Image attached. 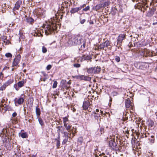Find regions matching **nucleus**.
<instances>
[{"instance_id":"f257e3e1","label":"nucleus","mask_w":157,"mask_h":157,"mask_svg":"<svg viewBox=\"0 0 157 157\" xmlns=\"http://www.w3.org/2000/svg\"><path fill=\"white\" fill-rule=\"evenodd\" d=\"M82 40V38L79 36H73L69 39L68 43L70 45H76L77 44H81V41Z\"/></svg>"},{"instance_id":"f03ea898","label":"nucleus","mask_w":157,"mask_h":157,"mask_svg":"<svg viewBox=\"0 0 157 157\" xmlns=\"http://www.w3.org/2000/svg\"><path fill=\"white\" fill-rule=\"evenodd\" d=\"M44 26L45 33L47 35L51 33L56 28L55 24L50 23L45 25Z\"/></svg>"},{"instance_id":"7ed1b4c3","label":"nucleus","mask_w":157,"mask_h":157,"mask_svg":"<svg viewBox=\"0 0 157 157\" xmlns=\"http://www.w3.org/2000/svg\"><path fill=\"white\" fill-rule=\"evenodd\" d=\"M126 34L123 33L120 34L117 37V44L115 43L114 45L115 46L119 47L122 44V41L125 39Z\"/></svg>"},{"instance_id":"20e7f679","label":"nucleus","mask_w":157,"mask_h":157,"mask_svg":"<svg viewBox=\"0 0 157 157\" xmlns=\"http://www.w3.org/2000/svg\"><path fill=\"white\" fill-rule=\"evenodd\" d=\"M101 68L98 66L87 68V72L89 74H96L99 72Z\"/></svg>"},{"instance_id":"39448f33","label":"nucleus","mask_w":157,"mask_h":157,"mask_svg":"<svg viewBox=\"0 0 157 157\" xmlns=\"http://www.w3.org/2000/svg\"><path fill=\"white\" fill-rule=\"evenodd\" d=\"M13 82V79H10L5 82L3 85L0 87V90L3 91L6 89V87L11 84Z\"/></svg>"},{"instance_id":"423d86ee","label":"nucleus","mask_w":157,"mask_h":157,"mask_svg":"<svg viewBox=\"0 0 157 157\" xmlns=\"http://www.w3.org/2000/svg\"><path fill=\"white\" fill-rule=\"evenodd\" d=\"M134 66L137 68L141 70H145L147 67L146 63L142 62L135 63H134Z\"/></svg>"},{"instance_id":"0eeeda50","label":"nucleus","mask_w":157,"mask_h":157,"mask_svg":"<svg viewBox=\"0 0 157 157\" xmlns=\"http://www.w3.org/2000/svg\"><path fill=\"white\" fill-rule=\"evenodd\" d=\"M109 146L111 149L113 150H117V146L116 142L113 140H111L109 142Z\"/></svg>"},{"instance_id":"6e6552de","label":"nucleus","mask_w":157,"mask_h":157,"mask_svg":"<svg viewBox=\"0 0 157 157\" xmlns=\"http://www.w3.org/2000/svg\"><path fill=\"white\" fill-rule=\"evenodd\" d=\"M21 56L20 55H17L14 58L13 63V66H17L20 62Z\"/></svg>"},{"instance_id":"1a4fd4ad","label":"nucleus","mask_w":157,"mask_h":157,"mask_svg":"<svg viewBox=\"0 0 157 157\" xmlns=\"http://www.w3.org/2000/svg\"><path fill=\"white\" fill-rule=\"evenodd\" d=\"M77 78L78 79L87 81H90L91 79V77L85 75H78L77 76Z\"/></svg>"},{"instance_id":"9d476101","label":"nucleus","mask_w":157,"mask_h":157,"mask_svg":"<svg viewBox=\"0 0 157 157\" xmlns=\"http://www.w3.org/2000/svg\"><path fill=\"white\" fill-rule=\"evenodd\" d=\"M24 101V99L22 98H16L14 99V102L16 106H17V104L18 105H21L23 103Z\"/></svg>"},{"instance_id":"9b49d317","label":"nucleus","mask_w":157,"mask_h":157,"mask_svg":"<svg viewBox=\"0 0 157 157\" xmlns=\"http://www.w3.org/2000/svg\"><path fill=\"white\" fill-rule=\"evenodd\" d=\"M125 105L127 108H131V109L132 108V103L129 100L127 99L125 101Z\"/></svg>"},{"instance_id":"f8f14e48","label":"nucleus","mask_w":157,"mask_h":157,"mask_svg":"<svg viewBox=\"0 0 157 157\" xmlns=\"http://www.w3.org/2000/svg\"><path fill=\"white\" fill-rule=\"evenodd\" d=\"M21 4V2L20 1H17L14 7L13 8L14 10H17L20 7Z\"/></svg>"},{"instance_id":"ddd939ff","label":"nucleus","mask_w":157,"mask_h":157,"mask_svg":"<svg viewBox=\"0 0 157 157\" xmlns=\"http://www.w3.org/2000/svg\"><path fill=\"white\" fill-rule=\"evenodd\" d=\"M90 105V102L89 101H84L83 104V108L85 110L87 109Z\"/></svg>"},{"instance_id":"4468645a","label":"nucleus","mask_w":157,"mask_h":157,"mask_svg":"<svg viewBox=\"0 0 157 157\" xmlns=\"http://www.w3.org/2000/svg\"><path fill=\"white\" fill-rule=\"evenodd\" d=\"M81 9V7H76L72 8L70 11L71 13H74Z\"/></svg>"},{"instance_id":"2eb2a0df","label":"nucleus","mask_w":157,"mask_h":157,"mask_svg":"<svg viewBox=\"0 0 157 157\" xmlns=\"http://www.w3.org/2000/svg\"><path fill=\"white\" fill-rule=\"evenodd\" d=\"M104 6L103 5V4H99L95 6V9L97 11L98 10H99L100 9L102 8H104Z\"/></svg>"},{"instance_id":"dca6fc26","label":"nucleus","mask_w":157,"mask_h":157,"mask_svg":"<svg viewBox=\"0 0 157 157\" xmlns=\"http://www.w3.org/2000/svg\"><path fill=\"white\" fill-rule=\"evenodd\" d=\"M26 21L27 22L30 23L32 24L34 23V19L30 17H28L26 19Z\"/></svg>"},{"instance_id":"f3484780","label":"nucleus","mask_w":157,"mask_h":157,"mask_svg":"<svg viewBox=\"0 0 157 157\" xmlns=\"http://www.w3.org/2000/svg\"><path fill=\"white\" fill-rule=\"evenodd\" d=\"M64 126L65 127L66 130L69 132L71 129V126H70L67 123L64 124Z\"/></svg>"},{"instance_id":"a211bd4d","label":"nucleus","mask_w":157,"mask_h":157,"mask_svg":"<svg viewBox=\"0 0 157 157\" xmlns=\"http://www.w3.org/2000/svg\"><path fill=\"white\" fill-rule=\"evenodd\" d=\"M36 113L37 117H38L40 114V110L38 107H36Z\"/></svg>"},{"instance_id":"6ab92c4d","label":"nucleus","mask_w":157,"mask_h":157,"mask_svg":"<svg viewBox=\"0 0 157 157\" xmlns=\"http://www.w3.org/2000/svg\"><path fill=\"white\" fill-rule=\"evenodd\" d=\"M104 47H108L109 46H110V42L109 40H106L105 42L103 43Z\"/></svg>"},{"instance_id":"aec40b11","label":"nucleus","mask_w":157,"mask_h":157,"mask_svg":"<svg viewBox=\"0 0 157 157\" xmlns=\"http://www.w3.org/2000/svg\"><path fill=\"white\" fill-rule=\"evenodd\" d=\"M24 84V82L23 81H20L17 83V85L19 88L22 87Z\"/></svg>"},{"instance_id":"412c9836","label":"nucleus","mask_w":157,"mask_h":157,"mask_svg":"<svg viewBox=\"0 0 157 157\" xmlns=\"http://www.w3.org/2000/svg\"><path fill=\"white\" fill-rule=\"evenodd\" d=\"M90 59V57L88 56H85L84 55L82 56V60H89Z\"/></svg>"},{"instance_id":"4be33fe9","label":"nucleus","mask_w":157,"mask_h":157,"mask_svg":"<svg viewBox=\"0 0 157 157\" xmlns=\"http://www.w3.org/2000/svg\"><path fill=\"white\" fill-rule=\"evenodd\" d=\"M102 4L104 6V7H105L106 6H109L110 4V1L108 0L107 1L105 2L104 3Z\"/></svg>"},{"instance_id":"5701e85b","label":"nucleus","mask_w":157,"mask_h":157,"mask_svg":"<svg viewBox=\"0 0 157 157\" xmlns=\"http://www.w3.org/2000/svg\"><path fill=\"white\" fill-rule=\"evenodd\" d=\"M21 136L23 138H26L27 137V134L26 132L22 133L21 135Z\"/></svg>"},{"instance_id":"b1692460","label":"nucleus","mask_w":157,"mask_h":157,"mask_svg":"<svg viewBox=\"0 0 157 157\" xmlns=\"http://www.w3.org/2000/svg\"><path fill=\"white\" fill-rule=\"evenodd\" d=\"M38 121L40 124L41 125L43 126L44 125V122L42 119L40 117H38Z\"/></svg>"},{"instance_id":"393cba45","label":"nucleus","mask_w":157,"mask_h":157,"mask_svg":"<svg viewBox=\"0 0 157 157\" xmlns=\"http://www.w3.org/2000/svg\"><path fill=\"white\" fill-rule=\"evenodd\" d=\"M82 39L83 40H82L81 41V44L82 43H83V44L82 45H81V47L82 48H85L86 41H85L83 39Z\"/></svg>"},{"instance_id":"a878e982","label":"nucleus","mask_w":157,"mask_h":157,"mask_svg":"<svg viewBox=\"0 0 157 157\" xmlns=\"http://www.w3.org/2000/svg\"><path fill=\"white\" fill-rule=\"evenodd\" d=\"M101 114L97 113H94V116L95 117V119H98V117H100Z\"/></svg>"},{"instance_id":"bb28decb","label":"nucleus","mask_w":157,"mask_h":157,"mask_svg":"<svg viewBox=\"0 0 157 157\" xmlns=\"http://www.w3.org/2000/svg\"><path fill=\"white\" fill-rule=\"evenodd\" d=\"M63 122L64 123V124L67 123V122L68 121V118L67 117H65L63 118Z\"/></svg>"},{"instance_id":"cd10ccee","label":"nucleus","mask_w":157,"mask_h":157,"mask_svg":"<svg viewBox=\"0 0 157 157\" xmlns=\"http://www.w3.org/2000/svg\"><path fill=\"white\" fill-rule=\"evenodd\" d=\"M68 140V138L67 137H65V139L63 140L62 142V144L64 145L67 142Z\"/></svg>"},{"instance_id":"c85d7f7f","label":"nucleus","mask_w":157,"mask_h":157,"mask_svg":"<svg viewBox=\"0 0 157 157\" xmlns=\"http://www.w3.org/2000/svg\"><path fill=\"white\" fill-rule=\"evenodd\" d=\"M105 47L103 44L102 43L101 44L99 45L98 47V48L99 49H103Z\"/></svg>"},{"instance_id":"c756f323","label":"nucleus","mask_w":157,"mask_h":157,"mask_svg":"<svg viewBox=\"0 0 157 157\" xmlns=\"http://www.w3.org/2000/svg\"><path fill=\"white\" fill-rule=\"evenodd\" d=\"M62 133H63L64 134V136L65 137H67L68 138L69 133L67 132H63L62 131H61Z\"/></svg>"},{"instance_id":"7c9ffc66","label":"nucleus","mask_w":157,"mask_h":157,"mask_svg":"<svg viewBox=\"0 0 157 157\" xmlns=\"http://www.w3.org/2000/svg\"><path fill=\"white\" fill-rule=\"evenodd\" d=\"M75 128L74 127H73V128H71V129H70V131L69 132H71L70 133V135H71L72 133V135H73V137L74 136H75V135L74 134V130Z\"/></svg>"},{"instance_id":"2f4dec72","label":"nucleus","mask_w":157,"mask_h":157,"mask_svg":"<svg viewBox=\"0 0 157 157\" xmlns=\"http://www.w3.org/2000/svg\"><path fill=\"white\" fill-rule=\"evenodd\" d=\"M5 56L7 57H12V55L10 53H6L5 54Z\"/></svg>"},{"instance_id":"473e14b6","label":"nucleus","mask_w":157,"mask_h":157,"mask_svg":"<svg viewBox=\"0 0 157 157\" xmlns=\"http://www.w3.org/2000/svg\"><path fill=\"white\" fill-rule=\"evenodd\" d=\"M56 146L57 148H59L60 145V140H56Z\"/></svg>"},{"instance_id":"72a5a7b5","label":"nucleus","mask_w":157,"mask_h":157,"mask_svg":"<svg viewBox=\"0 0 157 157\" xmlns=\"http://www.w3.org/2000/svg\"><path fill=\"white\" fill-rule=\"evenodd\" d=\"M42 51L43 53H45L47 52V49L45 47L43 46L42 47Z\"/></svg>"},{"instance_id":"f704fd0d","label":"nucleus","mask_w":157,"mask_h":157,"mask_svg":"<svg viewBox=\"0 0 157 157\" xmlns=\"http://www.w3.org/2000/svg\"><path fill=\"white\" fill-rule=\"evenodd\" d=\"M13 87L16 90H19V87L17 84H15L13 85Z\"/></svg>"},{"instance_id":"c9c22d12","label":"nucleus","mask_w":157,"mask_h":157,"mask_svg":"<svg viewBox=\"0 0 157 157\" xmlns=\"http://www.w3.org/2000/svg\"><path fill=\"white\" fill-rule=\"evenodd\" d=\"M83 141V139L82 137H80L78 138V142L81 143Z\"/></svg>"},{"instance_id":"e433bc0d","label":"nucleus","mask_w":157,"mask_h":157,"mask_svg":"<svg viewBox=\"0 0 157 157\" xmlns=\"http://www.w3.org/2000/svg\"><path fill=\"white\" fill-rule=\"evenodd\" d=\"M57 81H55L53 83V85L52 86V87L53 88H56L57 86Z\"/></svg>"},{"instance_id":"4c0bfd02","label":"nucleus","mask_w":157,"mask_h":157,"mask_svg":"<svg viewBox=\"0 0 157 157\" xmlns=\"http://www.w3.org/2000/svg\"><path fill=\"white\" fill-rule=\"evenodd\" d=\"M115 59L117 62H119L120 61V58L119 57L116 56L115 57Z\"/></svg>"},{"instance_id":"58836bf2","label":"nucleus","mask_w":157,"mask_h":157,"mask_svg":"<svg viewBox=\"0 0 157 157\" xmlns=\"http://www.w3.org/2000/svg\"><path fill=\"white\" fill-rule=\"evenodd\" d=\"M90 9V7L89 6H87L86 7H85V8L83 9L82 10L85 11H86Z\"/></svg>"},{"instance_id":"ea45409f","label":"nucleus","mask_w":157,"mask_h":157,"mask_svg":"<svg viewBox=\"0 0 157 157\" xmlns=\"http://www.w3.org/2000/svg\"><path fill=\"white\" fill-rule=\"evenodd\" d=\"M151 137L152 138V139H150V142L151 143H153L154 142V139L153 138H154V136H151Z\"/></svg>"},{"instance_id":"a19ab883","label":"nucleus","mask_w":157,"mask_h":157,"mask_svg":"<svg viewBox=\"0 0 157 157\" xmlns=\"http://www.w3.org/2000/svg\"><path fill=\"white\" fill-rule=\"evenodd\" d=\"M7 37L6 36H4L3 37V39L4 40V43L6 42L7 43L8 41V40H7Z\"/></svg>"},{"instance_id":"79ce46f5","label":"nucleus","mask_w":157,"mask_h":157,"mask_svg":"<svg viewBox=\"0 0 157 157\" xmlns=\"http://www.w3.org/2000/svg\"><path fill=\"white\" fill-rule=\"evenodd\" d=\"M74 66L75 67L78 68L80 67V65L78 63L75 64H74Z\"/></svg>"},{"instance_id":"37998d69","label":"nucleus","mask_w":157,"mask_h":157,"mask_svg":"<svg viewBox=\"0 0 157 157\" xmlns=\"http://www.w3.org/2000/svg\"><path fill=\"white\" fill-rule=\"evenodd\" d=\"M52 67V65H48L46 67L47 70H50L51 69Z\"/></svg>"},{"instance_id":"c03bdc74","label":"nucleus","mask_w":157,"mask_h":157,"mask_svg":"<svg viewBox=\"0 0 157 157\" xmlns=\"http://www.w3.org/2000/svg\"><path fill=\"white\" fill-rule=\"evenodd\" d=\"M104 129L102 128H101L100 129V131L101 132V134L104 133Z\"/></svg>"},{"instance_id":"a18cd8bd","label":"nucleus","mask_w":157,"mask_h":157,"mask_svg":"<svg viewBox=\"0 0 157 157\" xmlns=\"http://www.w3.org/2000/svg\"><path fill=\"white\" fill-rule=\"evenodd\" d=\"M149 124L150 125L151 127H152L154 125V122L153 121H150Z\"/></svg>"},{"instance_id":"49530a36","label":"nucleus","mask_w":157,"mask_h":157,"mask_svg":"<svg viewBox=\"0 0 157 157\" xmlns=\"http://www.w3.org/2000/svg\"><path fill=\"white\" fill-rule=\"evenodd\" d=\"M17 113L16 112H14L12 114V117H15L17 115Z\"/></svg>"},{"instance_id":"de8ad7c7","label":"nucleus","mask_w":157,"mask_h":157,"mask_svg":"<svg viewBox=\"0 0 157 157\" xmlns=\"http://www.w3.org/2000/svg\"><path fill=\"white\" fill-rule=\"evenodd\" d=\"M86 20L85 19H82L80 21V22L81 24H82L85 22Z\"/></svg>"},{"instance_id":"09e8293b","label":"nucleus","mask_w":157,"mask_h":157,"mask_svg":"<svg viewBox=\"0 0 157 157\" xmlns=\"http://www.w3.org/2000/svg\"><path fill=\"white\" fill-rule=\"evenodd\" d=\"M71 109L73 112H75L76 110V109L74 107H71Z\"/></svg>"},{"instance_id":"8fccbe9b","label":"nucleus","mask_w":157,"mask_h":157,"mask_svg":"<svg viewBox=\"0 0 157 157\" xmlns=\"http://www.w3.org/2000/svg\"><path fill=\"white\" fill-rule=\"evenodd\" d=\"M60 135H59H59H58V137H57V139L56 138L55 139V140H60Z\"/></svg>"},{"instance_id":"3c124183","label":"nucleus","mask_w":157,"mask_h":157,"mask_svg":"<svg viewBox=\"0 0 157 157\" xmlns=\"http://www.w3.org/2000/svg\"><path fill=\"white\" fill-rule=\"evenodd\" d=\"M3 77V74L2 72L0 73V79L1 78H2Z\"/></svg>"},{"instance_id":"603ef678","label":"nucleus","mask_w":157,"mask_h":157,"mask_svg":"<svg viewBox=\"0 0 157 157\" xmlns=\"http://www.w3.org/2000/svg\"><path fill=\"white\" fill-rule=\"evenodd\" d=\"M76 129L75 128L74 130V134L75 135V133H76Z\"/></svg>"},{"instance_id":"864d4df0","label":"nucleus","mask_w":157,"mask_h":157,"mask_svg":"<svg viewBox=\"0 0 157 157\" xmlns=\"http://www.w3.org/2000/svg\"><path fill=\"white\" fill-rule=\"evenodd\" d=\"M125 133H126L127 134H129V131L128 130L125 131Z\"/></svg>"},{"instance_id":"5fc2aeb1","label":"nucleus","mask_w":157,"mask_h":157,"mask_svg":"<svg viewBox=\"0 0 157 157\" xmlns=\"http://www.w3.org/2000/svg\"><path fill=\"white\" fill-rule=\"evenodd\" d=\"M47 79V78H43V81L44 82H45Z\"/></svg>"},{"instance_id":"6e6d98bb","label":"nucleus","mask_w":157,"mask_h":157,"mask_svg":"<svg viewBox=\"0 0 157 157\" xmlns=\"http://www.w3.org/2000/svg\"><path fill=\"white\" fill-rule=\"evenodd\" d=\"M85 6H86L85 4H84L82 6H80V7H81V9H82V8L84 7Z\"/></svg>"},{"instance_id":"4d7b16f0","label":"nucleus","mask_w":157,"mask_h":157,"mask_svg":"<svg viewBox=\"0 0 157 157\" xmlns=\"http://www.w3.org/2000/svg\"><path fill=\"white\" fill-rule=\"evenodd\" d=\"M90 24H94V22L93 21H90Z\"/></svg>"},{"instance_id":"13d9d810","label":"nucleus","mask_w":157,"mask_h":157,"mask_svg":"<svg viewBox=\"0 0 157 157\" xmlns=\"http://www.w3.org/2000/svg\"><path fill=\"white\" fill-rule=\"evenodd\" d=\"M43 74L45 76L47 75V74H46V73H44V72H43Z\"/></svg>"},{"instance_id":"bf43d9fd","label":"nucleus","mask_w":157,"mask_h":157,"mask_svg":"<svg viewBox=\"0 0 157 157\" xmlns=\"http://www.w3.org/2000/svg\"><path fill=\"white\" fill-rule=\"evenodd\" d=\"M150 12L151 13V15H152L153 14L154 11H153L151 10V11H150Z\"/></svg>"},{"instance_id":"052dcab7","label":"nucleus","mask_w":157,"mask_h":157,"mask_svg":"<svg viewBox=\"0 0 157 157\" xmlns=\"http://www.w3.org/2000/svg\"><path fill=\"white\" fill-rule=\"evenodd\" d=\"M157 24V22H155V23H153V25H156V24Z\"/></svg>"},{"instance_id":"680f3d73","label":"nucleus","mask_w":157,"mask_h":157,"mask_svg":"<svg viewBox=\"0 0 157 157\" xmlns=\"http://www.w3.org/2000/svg\"><path fill=\"white\" fill-rule=\"evenodd\" d=\"M96 112H99V110L98 109H97L96 110Z\"/></svg>"},{"instance_id":"e2e57ef3","label":"nucleus","mask_w":157,"mask_h":157,"mask_svg":"<svg viewBox=\"0 0 157 157\" xmlns=\"http://www.w3.org/2000/svg\"><path fill=\"white\" fill-rule=\"evenodd\" d=\"M100 113H101V114H103V112L102 111H100Z\"/></svg>"},{"instance_id":"0e129e2a","label":"nucleus","mask_w":157,"mask_h":157,"mask_svg":"<svg viewBox=\"0 0 157 157\" xmlns=\"http://www.w3.org/2000/svg\"><path fill=\"white\" fill-rule=\"evenodd\" d=\"M95 156H96V157H98L97 154H95Z\"/></svg>"},{"instance_id":"69168bd1","label":"nucleus","mask_w":157,"mask_h":157,"mask_svg":"<svg viewBox=\"0 0 157 157\" xmlns=\"http://www.w3.org/2000/svg\"><path fill=\"white\" fill-rule=\"evenodd\" d=\"M155 114L156 116H157V112L155 113Z\"/></svg>"},{"instance_id":"338daca9","label":"nucleus","mask_w":157,"mask_h":157,"mask_svg":"<svg viewBox=\"0 0 157 157\" xmlns=\"http://www.w3.org/2000/svg\"><path fill=\"white\" fill-rule=\"evenodd\" d=\"M114 10H117V9H116V8H115H115H114Z\"/></svg>"},{"instance_id":"774afa93","label":"nucleus","mask_w":157,"mask_h":157,"mask_svg":"<svg viewBox=\"0 0 157 157\" xmlns=\"http://www.w3.org/2000/svg\"><path fill=\"white\" fill-rule=\"evenodd\" d=\"M156 69H157V66L156 67Z\"/></svg>"}]
</instances>
